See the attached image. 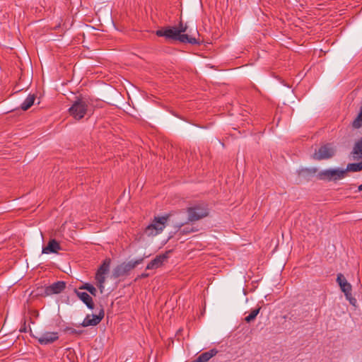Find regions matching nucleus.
Here are the masks:
<instances>
[{"mask_svg": "<svg viewBox=\"0 0 362 362\" xmlns=\"http://www.w3.org/2000/svg\"><path fill=\"white\" fill-rule=\"evenodd\" d=\"M192 362H203V361H202L200 359V358H199V356H198L196 359H194V361H192Z\"/></svg>", "mask_w": 362, "mask_h": 362, "instance_id": "nucleus-28", "label": "nucleus"}, {"mask_svg": "<svg viewBox=\"0 0 362 362\" xmlns=\"http://www.w3.org/2000/svg\"><path fill=\"white\" fill-rule=\"evenodd\" d=\"M158 37H163L168 42H180L196 45L199 43V34L197 28H192L181 20L178 25L165 26L156 31Z\"/></svg>", "mask_w": 362, "mask_h": 362, "instance_id": "nucleus-1", "label": "nucleus"}, {"mask_svg": "<svg viewBox=\"0 0 362 362\" xmlns=\"http://www.w3.org/2000/svg\"><path fill=\"white\" fill-rule=\"evenodd\" d=\"M35 100V95L30 94L21 104V108L24 111L28 110L34 104Z\"/></svg>", "mask_w": 362, "mask_h": 362, "instance_id": "nucleus-19", "label": "nucleus"}, {"mask_svg": "<svg viewBox=\"0 0 362 362\" xmlns=\"http://www.w3.org/2000/svg\"><path fill=\"white\" fill-rule=\"evenodd\" d=\"M61 250L62 247L59 243L55 239H51L48 242L47 245L42 248V254L57 253Z\"/></svg>", "mask_w": 362, "mask_h": 362, "instance_id": "nucleus-15", "label": "nucleus"}, {"mask_svg": "<svg viewBox=\"0 0 362 362\" xmlns=\"http://www.w3.org/2000/svg\"><path fill=\"white\" fill-rule=\"evenodd\" d=\"M66 288V283L62 281H58L53 283L45 288V296H50L52 294H58L62 293Z\"/></svg>", "mask_w": 362, "mask_h": 362, "instance_id": "nucleus-13", "label": "nucleus"}, {"mask_svg": "<svg viewBox=\"0 0 362 362\" xmlns=\"http://www.w3.org/2000/svg\"><path fill=\"white\" fill-rule=\"evenodd\" d=\"M110 259H105L98 269L95 274V279L97 282V286L98 287L100 293H103L105 289L104 284L106 279L105 276L110 271Z\"/></svg>", "mask_w": 362, "mask_h": 362, "instance_id": "nucleus-5", "label": "nucleus"}, {"mask_svg": "<svg viewBox=\"0 0 362 362\" xmlns=\"http://www.w3.org/2000/svg\"><path fill=\"white\" fill-rule=\"evenodd\" d=\"M143 260L144 258H140L134 261H129L127 263L123 262L122 264L117 265L112 270V277L114 279H117L127 274L129 271L140 264Z\"/></svg>", "mask_w": 362, "mask_h": 362, "instance_id": "nucleus-7", "label": "nucleus"}, {"mask_svg": "<svg viewBox=\"0 0 362 362\" xmlns=\"http://www.w3.org/2000/svg\"><path fill=\"white\" fill-rule=\"evenodd\" d=\"M182 226H184L183 224H181L178 226L179 229H178L177 232L180 233V235H187V234H189L191 233L196 232L198 230L197 228H195L192 226H186L183 228H182Z\"/></svg>", "mask_w": 362, "mask_h": 362, "instance_id": "nucleus-21", "label": "nucleus"}, {"mask_svg": "<svg viewBox=\"0 0 362 362\" xmlns=\"http://www.w3.org/2000/svg\"><path fill=\"white\" fill-rule=\"evenodd\" d=\"M353 127L358 129L362 127V113H359L357 117L353 122Z\"/></svg>", "mask_w": 362, "mask_h": 362, "instance_id": "nucleus-24", "label": "nucleus"}, {"mask_svg": "<svg viewBox=\"0 0 362 362\" xmlns=\"http://www.w3.org/2000/svg\"><path fill=\"white\" fill-rule=\"evenodd\" d=\"M359 190H362V184L358 187Z\"/></svg>", "mask_w": 362, "mask_h": 362, "instance_id": "nucleus-29", "label": "nucleus"}, {"mask_svg": "<svg viewBox=\"0 0 362 362\" xmlns=\"http://www.w3.org/2000/svg\"><path fill=\"white\" fill-rule=\"evenodd\" d=\"M218 353V351L216 349H213L209 350V351H206L202 353L199 356V358L203 361V362H207L209 361L213 356H216V354Z\"/></svg>", "mask_w": 362, "mask_h": 362, "instance_id": "nucleus-20", "label": "nucleus"}, {"mask_svg": "<svg viewBox=\"0 0 362 362\" xmlns=\"http://www.w3.org/2000/svg\"><path fill=\"white\" fill-rule=\"evenodd\" d=\"M188 221L194 222L209 216V211L207 205L198 204L187 208Z\"/></svg>", "mask_w": 362, "mask_h": 362, "instance_id": "nucleus-4", "label": "nucleus"}, {"mask_svg": "<svg viewBox=\"0 0 362 362\" xmlns=\"http://www.w3.org/2000/svg\"><path fill=\"white\" fill-rule=\"evenodd\" d=\"M148 276H149V274H148V273H142L141 275H139V276L136 279V281L138 279H145V278H147Z\"/></svg>", "mask_w": 362, "mask_h": 362, "instance_id": "nucleus-27", "label": "nucleus"}, {"mask_svg": "<svg viewBox=\"0 0 362 362\" xmlns=\"http://www.w3.org/2000/svg\"><path fill=\"white\" fill-rule=\"evenodd\" d=\"M110 259H105L98 269L95 274V279L97 282V286L98 287L100 293H103L105 289L104 284L106 279L105 276L110 271Z\"/></svg>", "mask_w": 362, "mask_h": 362, "instance_id": "nucleus-6", "label": "nucleus"}, {"mask_svg": "<svg viewBox=\"0 0 362 362\" xmlns=\"http://www.w3.org/2000/svg\"><path fill=\"white\" fill-rule=\"evenodd\" d=\"M66 332H69L70 334H80L82 333V331H78L74 328H71V327H67L66 329Z\"/></svg>", "mask_w": 362, "mask_h": 362, "instance_id": "nucleus-25", "label": "nucleus"}, {"mask_svg": "<svg viewBox=\"0 0 362 362\" xmlns=\"http://www.w3.org/2000/svg\"><path fill=\"white\" fill-rule=\"evenodd\" d=\"M362 170V161L361 163H349L346 168L327 169L320 171L317 177L319 180L327 181H337L346 177L347 172H358Z\"/></svg>", "mask_w": 362, "mask_h": 362, "instance_id": "nucleus-2", "label": "nucleus"}, {"mask_svg": "<svg viewBox=\"0 0 362 362\" xmlns=\"http://www.w3.org/2000/svg\"><path fill=\"white\" fill-rule=\"evenodd\" d=\"M351 154L354 160L362 159V137L355 143Z\"/></svg>", "mask_w": 362, "mask_h": 362, "instance_id": "nucleus-18", "label": "nucleus"}, {"mask_svg": "<svg viewBox=\"0 0 362 362\" xmlns=\"http://www.w3.org/2000/svg\"><path fill=\"white\" fill-rule=\"evenodd\" d=\"M75 293L77 297L86 305V306L90 309L94 308V303L92 297L87 293L86 292H81L76 289H75Z\"/></svg>", "mask_w": 362, "mask_h": 362, "instance_id": "nucleus-17", "label": "nucleus"}, {"mask_svg": "<svg viewBox=\"0 0 362 362\" xmlns=\"http://www.w3.org/2000/svg\"><path fill=\"white\" fill-rule=\"evenodd\" d=\"M361 113H362V105H361Z\"/></svg>", "mask_w": 362, "mask_h": 362, "instance_id": "nucleus-30", "label": "nucleus"}, {"mask_svg": "<svg viewBox=\"0 0 362 362\" xmlns=\"http://www.w3.org/2000/svg\"><path fill=\"white\" fill-rule=\"evenodd\" d=\"M346 299L349 300L350 303L353 305H355V303L356 302V300L351 296V293L348 296H346Z\"/></svg>", "mask_w": 362, "mask_h": 362, "instance_id": "nucleus-26", "label": "nucleus"}, {"mask_svg": "<svg viewBox=\"0 0 362 362\" xmlns=\"http://www.w3.org/2000/svg\"><path fill=\"white\" fill-rule=\"evenodd\" d=\"M335 152V148L331 144H327L321 146L318 151L314 153L313 158L317 160L329 159L334 156Z\"/></svg>", "mask_w": 362, "mask_h": 362, "instance_id": "nucleus-9", "label": "nucleus"}, {"mask_svg": "<svg viewBox=\"0 0 362 362\" xmlns=\"http://www.w3.org/2000/svg\"><path fill=\"white\" fill-rule=\"evenodd\" d=\"M337 281L339 284L341 290L344 293L346 296L351 294V285L346 281V278L342 274L337 275Z\"/></svg>", "mask_w": 362, "mask_h": 362, "instance_id": "nucleus-14", "label": "nucleus"}, {"mask_svg": "<svg viewBox=\"0 0 362 362\" xmlns=\"http://www.w3.org/2000/svg\"><path fill=\"white\" fill-rule=\"evenodd\" d=\"M88 103L83 99H78L69 109L70 115L76 119H82L87 112Z\"/></svg>", "mask_w": 362, "mask_h": 362, "instance_id": "nucleus-8", "label": "nucleus"}, {"mask_svg": "<svg viewBox=\"0 0 362 362\" xmlns=\"http://www.w3.org/2000/svg\"><path fill=\"white\" fill-rule=\"evenodd\" d=\"M260 310L261 307H258L257 308L252 310L250 315L245 317V321L247 323H250L251 322L254 321L259 314Z\"/></svg>", "mask_w": 362, "mask_h": 362, "instance_id": "nucleus-22", "label": "nucleus"}, {"mask_svg": "<svg viewBox=\"0 0 362 362\" xmlns=\"http://www.w3.org/2000/svg\"><path fill=\"white\" fill-rule=\"evenodd\" d=\"M79 289L88 291L91 295L95 296L97 295L96 288L90 284L86 283L79 287Z\"/></svg>", "mask_w": 362, "mask_h": 362, "instance_id": "nucleus-23", "label": "nucleus"}, {"mask_svg": "<svg viewBox=\"0 0 362 362\" xmlns=\"http://www.w3.org/2000/svg\"><path fill=\"white\" fill-rule=\"evenodd\" d=\"M104 310L101 309L98 315H87L81 323V326L86 327L88 326H95L98 325L104 317Z\"/></svg>", "mask_w": 362, "mask_h": 362, "instance_id": "nucleus-11", "label": "nucleus"}, {"mask_svg": "<svg viewBox=\"0 0 362 362\" xmlns=\"http://www.w3.org/2000/svg\"><path fill=\"white\" fill-rule=\"evenodd\" d=\"M172 250L166 251L164 254L157 255L153 260H151L146 266V269H155L160 267L163 262L169 257V254Z\"/></svg>", "mask_w": 362, "mask_h": 362, "instance_id": "nucleus-12", "label": "nucleus"}, {"mask_svg": "<svg viewBox=\"0 0 362 362\" xmlns=\"http://www.w3.org/2000/svg\"><path fill=\"white\" fill-rule=\"evenodd\" d=\"M168 218V215L154 217L152 222L146 227L144 233L148 236H156L160 233L165 228Z\"/></svg>", "mask_w": 362, "mask_h": 362, "instance_id": "nucleus-3", "label": "nucleus"}, {"mask_svg": "<svg viewBox=\"0 0 362 362\" xmlns=\"http://www.w3.org/2000/svg\"><path fill=\"white\" fill-rule=\"evenodd\" d=\"M317 172L316 168H302L298 170V177L305 181L310 180Z\"/></svg>", "mask_w": 362, "mask_h": 362, "instance_id": "nucleus-16", "label": "nucleus"}, {"mask_svg": "<svg viewBox=\"0 0 362 362\" xmlns=\"http://www.w3.org/2000/svg\"><path fill=\"white\" fill-rule=\"evenodd\" d=\"M33 337L38 341L41 345H47L52 344L59 339L58 332H47L38 336Z\"/></svg>", "mask_w": 362, "mask_h": 362, "instance_id": "nucleus-10", "label": "nucleus"}]
</instances>
